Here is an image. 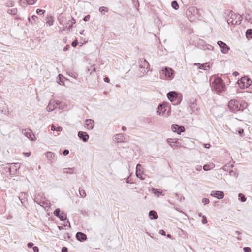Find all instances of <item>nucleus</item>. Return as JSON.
<instances>
[{"mask_svg": "<svg viewBox=\"0 0 252 252\" xmlns=\"http://www.w3.org/2000/svg\"><path fill=\"white\" fill-rule=\"evenodd\" d=\"M168 99L174 105H177L181 103L182 100V95L176 91H170L167 94Z\"/></svg>", "mask_w": 252, "mask_h": 252, "instance_id": "obj_2", "label": "nucleus"}, {"mask_svg": "<svg viewBox=\"0 0 252 252\" xmlns=\"http://www.w3.org/2000/svg\"><path fill=\"white\" fill-rule=\"evenodd\" d=\"M174 70L169 67H165L160 73L161 77L171 80L174 77Z\"/></svg>", "mask_w": 252, "mask_h": 252, "instance_id": "obj_7", "label": "nucleus"}, {"mask_svg": "<svg viewBox=\"0 0 252 252\" xmlns=\"http://www.w3.org/2000/svg\"><path fill=\"white\" fill-rule=\"evenodd\" d=\"M167 142L171 147L174 146H178L179 144V142L177 140H174L172 138H168L167 139Z\"/></svg>", "mask_w": 252, "mask_h": 252, "instance_id": "obj_21", "label": "nucleus"}, {"mask_svg": "<svg viewBox=\"0 0 252 252\" xmlns=\"http://www.w3.org/2000/svg\"><path fill=\"white\" fill-rule=\"evenodd\" d=\"M230 176H234L236 177H237L238 176V173L235 172H234L233 171H230Z\"/></svg>", "mask_w": 252, "mask_h": 252, "instance_id": "obj_47", "label": "nucleus"}, {"mask_svg": "<svg viewBox=\"0 0 252 252\" xmlns=\"http://www.w3.org/2000/svg\"><path fill=\"white\" fill-rule=\"evenodd\" d=\"M43 194H42L41 195V194H39L38 195V196H37V197H36L35 198V201H36V202L38 204L40 205L41 206H42V205L41 204V203L42 202H41V201H40V202H38V201H37V200H38V196H39V197H40L41 198H43Z\"/></svg>", "mask_w": 252, "mask_h": 252, "instance_id": "obj_46", "label": "nucleus"}, {"mask_svg": "<svg viewBox=\"0 0 252 252\" xmlns=\"http://www.w3.org/2000/svg\"><path fill=\"white\" fill-rule=\"evenodd\" d=\"M202 223L204 224L207 223V217L205 216H202Z\"/></svg>", "mask_w": 252, "mask_h": 252, "instance_id": "obj_42", "label": "nucleus"}, {"mask_svg": "<svg viewBox=\"0 0 252 252\" xmlns=\"http://www.w3.org/2000/svg\"><path fill=\"white\" fill-rule=\"evenodd\" d=\"M195 168L197 171H200L202 170V166L201 165H197Z\"/></svg>", "mask_w": 252, "mask_h": 252, "instance_id": "obj_58", "label": "nucleus"}, {"mask_svg": "<svg viewBox=\"0 0 252 252\" xmlns=\"http://www.w3.org/2000/svg\"><path fill=\"white\" fill-rule=\"evenodd\" d=\"M74 170V168H63V171L66 174H73Z\"/></svg>", "mask_w": 252, "mask_h": 252, "instance_id": "obj_27", "label": "nucleus"}, {"mask_svg": "<svg viewBox=\"0 0 252 252\" xmlns=\"http://www.w3.org/2000/svg\"><path fill=\"white\" fill-rule=\"evenodd\" d=\"M69 150H67V149H65L63 151V155L64 156H66L67 155H68L69 154Z\"/></svg>", "mask_w": 252, "mask_h": 252, "instance_id": "obj_54", "label": "nucleus"}, {"mask_svg": "<svg viewBox=\"0 0 252 252\" xmlns=\"http://www.w3.org/2000/svg\"><path fill=\"white\" fill-rule=\"evenodd\" d=\"M47 20L46 21V23L50 26L53 25L54 21L53 17L52 16H49L47 17Z\"/></svg>", "mask_w": 252, "mask_h": 252, "instance_id": "obj_30", "label": "nucleus"}, {"mask_svg": "<svg viewBox=\"0 0 252 252\" xmlns=\"http://www.w3.org/2000/svg\"><path fill=\"white\" fill-rule=\"evenodd\" d=\"M171 6L175 10H177L179 8V5L176 1H173L171 2Z\"/></svg>", "mask_w": 252, "mask_h": 252, "instance_id": "obj_37", "label": "nucleus"}, {"mask_svg": "<svg viewBox=\"0 0 252 252\" xmlns=\"http://www.w3.org/2000/svg\"><path fill=\"white\" fill-rule=\"evenodd\" d=\"M215 167V165L213 163L211 164H205L204 165L203 168L204 171H208L213 169Z\"/></svg>", "mask_w": 252, "mask_h": 252, "instance_id": "obj_28", "label": "nucleus"}, {"mask_svg": "<svg viewBox=\"0 0 252 252\" xmlns=\"http://www.w3.org/2000/svg\"><path fill=\"white\" fill-rule=\"evenodd\" d=\"M38 19V17L36 15H32L28 18L29 21L32 24H34L36 20Z\"/></svg>", "mask_w": 252, "mask_h": 252, "instance_id": "obj_33", "label": "nucleus"}, {"mask_svg": "<svg viewBox=\"0 0 252 252\" xmlns=\"http://www.w3.org/2000/svg\"><path fill=\"white\" fill-rule=\"evenodd\" d=\"M60 104V102L59 101H57L56 102L55 104H52L51 103H50L47 106L46 109L49 112H51L53 111L56 107L59 105Z\"/></svg>", "mask_w": 252, "mask_h": 252, "instance_id": "obj_19", "label": "nucleus"}, {"mask_svg": "<svg viewBox=\"0 0 252 252\" xmlns=\"http://www.w3.org/2000/svg\"><path fill=\"white\" fill-rule=\"evenodd\" d=\"M186 15L189 20L193 21L199 17V10L195 7H190L186 11Z\"/></svg>", "mask_w": 252, "mask_h": 252, "instance_id": "obj_5", "label": "nucleus"}, {"mask_svg": "<svg viewBox=\"0 0 252 252\" xmlns=\"http://www.w3.org/2000/svg\"><path fill=\"white\" fill-rule=\"evenodd\" d=\"M210 201L209 199L206 198H203L202 200V202L204 204V205H206L209 203Z\"/></svg>", "mask_w": 252, "mask_h": 252, "instance_id": "obj_41", "label": "nucleus"}, {"mask_svg": "<svg viewBox=\"0 0 252 252\" xmlns=\"http://www.w3.org/2000/svg\"><path fill=\"white\" fill-rule=\"evenodd\" d=\"M70 48V46L69 45H66L63 48V51H67L69 48Z\"/></svg>", "mask_w": 252, "mask_h": 252, "instance_id": "obj_60", "label": "nucleus"}, {"mask_svg": "<svg viewBox=\"0 0 252 252\" xmlns=\"http://www.w3.org/2000/svg\"><path fill=\"white\" fill-rule=\"evenodd\" d=\"M35 3V0H28L27 3L29 5H33Z\"/></svg>", "mask_w": 252, "mask_h": 252, "instance_id": "obj_50", "label": "nucleus"}, {"mask_svg": "<svg viewBox=\"0 0 252 252\" xmlns=\"http://www.w3.org/2000/svg\"><path fill=\"white\" fill-rule=\"evenodd\" d=\"M51 130L52 131H61L62 130V127L60 126H58V127H56L55 125H51Z\"/></svg>", "mask_w": 252, "mask_h": 252, "instance_id": "obj_34", "label": "nucleus"}, {"mask_svg": "<svg viewBox=\"0 0 252 252\" xmlns=\"http://www.w3.org/2000/svg\"><path fill=\"white\" fill-rule=\"evenodd\" d=\"M237 83L240 88L245 89L251 85L252 81L247 76H244L238 80Z\"/></svg>", "mask_w": 252, "mask_h": 252, "instance_id": "obj_6", "label": "nucleus"}, {"mask_svg": "<svg viewBox=\"0 0 252 252\" xmlns=\"http://www.w3.org/2000/svg\"><path fill=\"white\" fill-rule=\"evenodd\" d=\"M153 193L155 195H157L158 197H159L160 195L163 196L164 194L162 193V191H161L158 189H155L153 188Z\"/></svg>", "mask_w": 252, "mask_h": 252, "instance_id": "obj_26", "label": "nucleus"}, {"mask_svg": "<svg viewBox=\"0 0 252 252\" xmlns=\"http://www.w3.org/2000/svg\"><path fill=\"white\" fill-rule=\"evenodd\" d=\"M159 234L165 236H171L170 234H167L166 235V232L164 230H160L159 231Z\"/></svg>", "mask_w": 252, "mask_h": 252, "instance_id": "obj_40", "label": "nucleus"}, {"mask_svg": "<svg viewBox=\"0 0 252 252\" xmlns=\"http://www.w3.org/2000/svg\"><path fill=\"white\" fill-rule=\"evenodd\" d=\"M245 19L249 22L252 23V18L250 17L249 14H248L247 15H246Z\"/></svg>", "mask_w": 252, "mask_h": 252, "instance_id": "obj_44", "label": "nucleus"}, {"mask_svg": "<svg viewBox=\"0 0 252 252\" xmlns=\"http://www.w3.org/2000/svg\"><path fill=\"white\" fill-rule=\"evenodd\" d=\"M27 196L28 194L25 192H21L18 196L22 204L24 206H26L27 203Z\"/></svg>", "mask_w": 252, "mask_h": 252, "instance_id": "obj_14", "label": "nucleus"}, {"mask_svg": "<svg viewBox=\"0 0 252 252\" xmlns=\"http://www.w3.org/2000/svg\"><path fill=\"white\" fill-rule=\"evenodd\" d=\"M149 66L150 65L148 62L145 59H143L141 61L139 67L141 68H143L145 69L144 72H146L148 71V68H149Z\"/></svg>", "mask_w": 252, "mask_h": 252, "instance_id": "obj_17", "label": "nucleus"}, {"mask_svg": "<svg viewBox=\"0 0 252 252\" xmlns=\"http://www.w3.org/2000/svg\"><path fill=\"white\" fill-rule=\"evenodd\" d=\"M78 136L81 140L85 142L88 141L89 138V135L86 132L83 131H79L78 132Z\"/></svg>", "mask_w": 252, "mask_h": 252, "instance_id": "obj_15", "label": "nucleus"}, {"mask_svg": "<svg viewBox=\"0 0 252 252\" xmlns=\"http://www.w3.org/2000/svg\"><path fill=\"white\" fill-rule=\"evenodd\" d=\"M54 215L58 217L61 220L63 221L67 219L66 215L63 212H61V210L59 208L55 209L53 212Z\"/></svg>", "mask_w": 252, "mask_h": 252, "instance_id": "obj_9", "label": "nucleus"}, {"mask_svg": "<svg viewBox=\"0 0 252 252\" xmlns=\"http://www.w3.org/2000/svg\"><path fill=\"white\" fill-rule=\"evenodd\" d=\"M22 133L23 135H24L31 141L35 140V135L33 134L32 131L30 129H22Z\"/></svg>", "mask_w": 252, "mask_h": 252, "instance_id": "obj_8", "label": "nucleus"}, {"mask_svg": "<svg viewBox=\"0 0 252 252\" xmlns=\"http://www.w3.org/2000/svg\"><path fill=\"white\" fill-rule=\"evenodd\" d=\"M68 74H69V75L70 77H73L74 78H76L77 77V74L76 73H73V72H70L68 73Z\"/></svg>", "mask_w": 252, "mask_h": 252, "instance_id": "obj_45", "label": "nucleus"}, {"mask_svg": "<svg viewBox=\"0 0 252 252\" xmlns=\"http://www.w3.org/2000/svg\"><path fill=\"white\" fill-rule=\"evenodd\" d=\"M218 45L219 46L220 48L221 49V52L223 54H226L230 50L229 47L224 42L222 41H219L217 42Z\"/></svg>", "mask_w": 252, "mask_h": 252, "instance_id": "obj_11", "label": "nucleus"}, {"mask_svg": "<svg viewBox=\"0 0 252 252\" xmlns=\"http://www.w3.org/2000/svg\"><path fill=\"white\" fill-rule=\"evenodd\" d=\"M33 246V243L32 242H29L27 244L28 248H32Z\"/></svg>", "mask_w": 252, "mask_h": 252, "instance_id": "obj_61", "label": "nucleus"}, {"mask_svg": "<svg viewBox=\"0 0 252 252\" xmlns=\"http://www.w3.org/2000/svg\"><path fill=\"white\" fill-rule=\"evenodd\" d=\"M243 250L245 252H251V249L250 247H245L243 248Z\"/></svg>", "mask_w": 252, "mask_h": 252, "instance_id": "obj_51", "label": "nucleus"}, {"mask_svg": "<svg viewBox=\"0 0 252 252\" xmlns=\"http://www.w3.org/2000/svg\"><path fill=\"white\" fill-rule=\"evenodd\" d=\"M114 141L116 142H124L125 141V138L124 134L119 133L116 134L114 136Z\"/></svg>", "mask_w": 252, "mask_h": 252, "instance_id": "obj_18", "label": "nucleus"}, {"mask_svg": "<svg viewBox=\"0 0 252 252\" xmlns=\"http://www.w3.org/2000/svg\"><path fill=\"white\" fill-rule=\"evenodd\" d=\"M227 22L228 24L239 25L242 20V17L239 14H235L232 11H229Z\"/></svg>", "mask_w": 252, "mask_h": 252, "instance_id": "obj_3", "label": "nucleus"}, {"mask_svg": "<svg viewBox=\"0 0 252 252\" xmlns=\"http://www.w3.org/2000/svg\"><path fill=\"white\" fill-rule=\"evenodd\" d=\"M11 12H8L9 13H11L12 15H15L17 12V9L13 8L10 10Z\"/></svg>", "mask_w": 252, "mask_h": 252, "instance_id": "obj_49", "label": "nucleus"}, {"mask_svg": "<svg viewBox=\"0 0 252 252\" xmlns=\"http://www.w3.org/2000/svg\"><path fill=\"white\" fill-rule=\"evenodd\" d=\"M75 236L78 237V236H87L85 234H84L82 232H78L76 234Z\"/></svg>", "mask_w": 252, "mask_h": 252, "instance_id": "obj_48", "label": "nucleus"}, {"mask_svg": "<svg viewBox=\"0 0 252 252\" xmlns=\"http://www.w3.org/2000/svg\"><path fill=\"white\" fill-rule=\"evenodd\" d=\"M45 155L48 159L51 160V162L52 163L54 161L52 159H53V158L55 157L54 153L52 152H47Z\"/></svg>", "mask_w": 252, "mask_h": 252, "instance_id": "obj_25", "label": "nucleus"}, {"mask_svg": "<svg viewBox=\"0 0 252 252\" xmlns=\"http://www.w3.org/2000/svg\"><path fill=\"white\" fill-rule=\"evenodd\" d=\"M212 196L215 197L218 199H222L224 196V193L221 191H211V194Z\"/></svg>", "mask_w": 252, "mask_h": 252, "instance_id": "obj_12", "label": "nucleus"}, {"mask_svg": "<svg viewBox=\"0 0 252 252\" xmlns=\"http://www.w3.org/2000/svg\"><path fill=\"white\" fill-rule=\"evenodd\" d=\"M64 77L62 74H59L58 76V82L61 85H64Z\"/></svg>", "mask_w": 252, "mask_h": 252, "instance_id": "obj_29", "label": "nucleus"}, {"mask_svg": "<svg viewBox=\"0 0 252 252\" xmlns=\"http://www.w3.org/2000/svg\"><path fill=\"white\" fill-rule=\"evenodd\" d=\"M11 165L8 168L9 172L11 174H15L19 169L20 165L18 163H11Z\"/></svg>", "mask_w": 252, "mask_h": 252, "instance_id": "obj_13", "label": "nucleus"}, {"mask_svg": "<svg viewBox=\"0 0 252 252\" xmlns=\"http://www.w3.org/2000/svg\"><path fill=\"white\" fill-rule=\"evenodd\" d=\"M171 129L173 132H176L179 134L185 131V128L183 126L177 124H173L171 126Z\"/></svg>", "mask_w": 252, "mask_h": 252, "instance_id": "obj_10", "label": "nucleus"}, {"mask_svg": "<svg viewBox=\"0 0 252 252\" xmlns=\"http://www.w3.org/2000/svg\"><path fill=\"white\" fill-rule=\"evenodd\" d=\"M68 249L66 247H63L62 249V252H67Z\"/></svg>", "mask_w": 252, "mask_h": 252, "instance_id": "obj_57", "label": "nucleus"}, {"mask_svg": "<svg viewBox=\"0 0 252 252\" xmlns=\"http://www.w3.org/2000/svg\"><path fill=\"white\" fill-rule=\"evenodd\" d=\"M69 22H71L70 25L68 26V29H70L73 26V25L75 23L76 21L74 18L71 16H69Z\"/></svg>", "mask_w": 252, "mask_h": 252, "instance_id": "obj_31", "label": "nucleus"}, {"mask_svg": "<svg viewBox=\"0 0 252 252\" xmlns=\"http://www.w3.org/2000/svg\"><path fill=\"white\" fill-rule=\"evenodd\" d=\"M210 146H211V145L209 143H207V144H204V147L205 148H209L210 147Z\"/></svg>", "mask_w": 252, "mask_h": 252, "instance_id": "obj_62", "label": "nucleus"}, {"mask_svg": "<svg viewBox=\"0 0 252 252\" xmlns=\"http://www.w3.org/2000/svg\"><path fill=\"white\" fill-rule=\"evenodd\" d=\"M239 199L242 202H245L246 201V197L241 193L238 194Z\"/></svg>", "mask_w": 252, "mask_h": 252, "instance_id": "obj_35", "label": "nucleus"}, {"mask_svg": "<svg viewBox=\"0 0 252 252\" xmlns=\"http://www.w3.org/2000/svg\"><path fill=\"white\" fill-rule=\"evenodd\" d=\"M78 41L77 40H75L74 41H73L72 43H71V45L73 47H75L77 44H78Z\"/></svg>", "mask_w": 252, "mask_h": 252, "instance_id": "obj_52", "label": "nucleus"}, {"mask_svg": "<svg viewBox=\"0 0 252 252\" xmlns=\"http://www.w3.org/2000/svg\"><path fill=\"white\" fill-rule=\"evenodd\" d=\"M79 194H80V196L82 198H84V197H85L86 196V193L85 191L83 189H82L81 188H79Z\"/></svg>", "mask_w": 252, "mask_h": 252, "instance_id": "obj_36", "label": "nucleus"}, {"mask_svg": "<svg viewBox=\"0 0 252 252\" xmlns=\"http://www.w3.org/2000/svg\"><path fill=\"white\" fill-rule=\"evenodd\" d=\"M90 15H87L85 16L84 17V18H83V20L84 21L86 22V21H89V19H90Z\"/></svg>", "mask_w": 252, "mask_h": 252, "instance_id": "obj_53", "label": "nucleus"}, {"mask_svg": "<svg viewBox=\"0 0 252 252\" xmlns=\"http://www.w3.org/2000/svg\"><path fill=\"white\" fill-rule=\"evenodd\" d=\"M212 87L217 93H221L224 91L225 85L223 80L220 78H215L212 83Z\"/></svg>", "mask_w": 252, "mask_h": 252, "instance_id": "obj_4", "label": "nucleus"}, {"mask_svg": "<svg viewBox=\"0 0 252 252\" xmlns=\"http://www.w3.org/2000/svg\"><path fill=\"white\" fill-rule=\"evenodd\" d=\"M141 167V165L140 164H138L136 165V175L137 177L140 178L141 180H144V178L142 177V172L140 170V168Z\"/></svg>", "mask_w": 252, "mask_h": 252, "instance_id": "obj_20", "label": "nucleus"}, {"mask_svg": "<svg viewBox=\"0 0 252 252\" xmlns=\"http://www.w3.org/2000/svg\"><path fill=\"white\" fill-rule=\"evenodd\" d=\"M94 121L92 119H86L85 120V127L88 130L93 129L94 127Z\"/></svg>", "mask_w": 252, "mask_h": 252, "instance_id": "obj_16", "label": "nucleus"}, {"mask_svg": "<svg viewBox=\"0 0 252 252\" xmlns=\"http://www.w3.org/2000/svg\"><path fill=\"white\" fill-rule=\"evenodd\" d=\"M45 11L44 10L40 9H37L36 10V13L39 15H43L45 13Z\"/></svg>", "mask_w": 252, "mask_h": 252, "instance_id": "obj_38", "label": "nucleus"}, {"mask_svg": "<svg viewBox=\"0 0 252 252\" xmlns=\"http://www.w3.org/2000/svg\"><path fill=\"white\" fill-rule=\"evenodd\" d=\"M33 250L34 252H39V249H38V247H37V246L33 247Z\"/></svg>", "mask_w": 252, "mask_h": 252, "instance_id": "obj_55", "label": "nucleus"}, {"mask_svg": "<svg viewBox=\"0 0 252 252\" xmlns=\"http://www.w3.org/2000/svg\"><path fill=\"white\" fill-rule=\"evenodd\" d=\"M24 154L27 156V157H29L31 155V152H27V153H24Z\"/></svg>", "mask_w": 252, "mask_h": 252, "instance_id": "obj_64", "label": "nucleus"}, {"mask_svg": "<svg viewBox=\"0 0 252 252\" xmlns=\"http://www.w3.org/2000/svg\"><path fill=\"white\" fill-rule=\"evenodd\" d=\"M246 36L247 38H252V29H248L246 32Z\"/></svg>", "mask_w": 252, "mask_h": 252, "instance_id": "obj_32", "label": "nucleus"}, {"mask_svg": "<svg viewBox=\"0 0 252 252\" xmlns=\"http://www.w3.org/2000/svg\"><path fill=\"white\" fill-rule=\"evenodd\" d=\"M244 133V129H240V130H238V134L242 136Z\"/></svg>", "mask_w": 252, "mask_h": 252, "instance_id": "obj_56", "label": "nucleus"}, {"mask_svg": "<svg viewBox=\"0 0 252 252\" xmlns=\"http://www.w3.org/2000/svg\"><path fill=\"white\" fill-rule=\"evenodd\" d=\"M99 11L100 12H107L108 11V9L107 7H104V6H102V7H100L99 9Z\"/></svg>", "mask_w": 252, "mask_h": 252, "instance_id": "obj_39", "label": "nucleus"}, {"mask_svg": "<svg viewBox=\"0 0 252 252\" xmlns=\"http://www.w3.org/2000/svg\"><path fill=\"white\" fill-rule=\"evenodd\" d=\"M230 110L233 113L243 112L247 107V103L243 101H240L237 100H230L228 104Z\"/></svg>", "mask_w": 252, "mask_h": 252, "instance_id": "obj_1", "label": "nucleus"}, {"mask_svg": "<svg viewBox=\"0 0 252 252\" xmlns=\"http://www.w3.org/2000/svg\"><path fill=\"white\" fill-rule=\"evenodd\" d=\"M166 109L165 107L163 106L162 104H160L158 108V110L157 111V113L159 115H163V114L166 111Z\"/></svg>", "mask_w": 252, "mask_h": 252, "instance_id": "obj_22", "label": "nucleus"}, {"mask_svg": "<svg viewBox=\"0 0 252 252\" xmlns=\"http://www.w3.org/2000/svg\"><path fill=\"white\" fill-rule=\"evenodd\" d=\"M70 22H69V19H68V21H67V22L65 23V24H66V25L65 26V27H63V30H64L66 28H67V29H68V27H67V25H69H69H70Z\"/></svg>", "mask_w": 252, "mask_h": 252, "instance_id": "obj_59", "label": "nucleus"}, {"mask_svg": "<svg viewBox=\"0 0 252 252\" xmlns=\"http://www.w3.org/2000/svg\"><path fill=\"white\" fill-rule=\"evenodd\" d=\"M149 216L151 219H157L158 218L157 213L154 210H151L149 212Z\"/></svg>", "mask_w": 252, "mask_h": 252, "instance_id": "obj_23", "label": "nucleus"}, {"mask_svg": "<svg viewBox=\"0 0 252 252\" xmlns=\"http://www.w3.org/2000/svg\"><path fill=\"white\" fill-rule=\"evenodd\" d=\"M104 81L105 82H107V83H109L110 82V79L108 77H105L104 78Z\"/></svg>", "mask_w": 252, "mask_h": 252, "instance_id": "obj_63", "label": "nucleus"}, {"mask_svg": "<svg viewBox=\"0 0 252 252\" xmlns=\"http://www.w3.org/2000/svg\"><path fill=\"white\" fill-rule=\"evenodd\" d=\"M87 237H76V239L80 242H84L87 240Z\"/></svg>", "mask_w": 252, "mask_h": 252, "instance_id": "obj_43", "label": "nucleus"}, {"mask_svg": "<svg viewBox=\"0 0 252 252\" xmlns=\"http://www.w3.org/2000/svg\"><path fill=\"white\" fill-rule=\"evenodd\" d=\"M194 65H199V67L198 68L201 69L206 70H207V68H210L209 65L208 64V63H204L201 64L199 63H195Z\"/></svg>", "mask_w": 252, "mask_h": 252, "instance_id": "obj_24", "label": "nucleus"}]
</instances>
